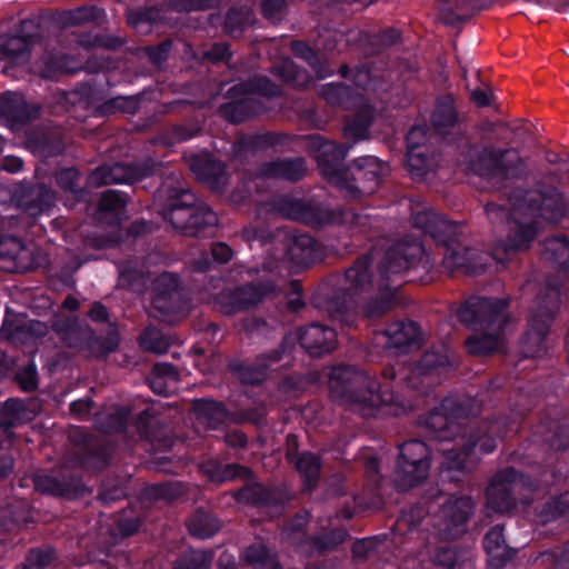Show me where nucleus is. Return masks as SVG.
<instances>
[{
  "instance_id": "f257e3e1",
  "label": "nucleus",
  "mask_w": 569,
  "mask_h": 569,
  "mask_svg": "<svg viewBox=\"0 0 569 569\" xmlns=\"http://www.w3.org/2000/svg\"><path fill=\"white\" fill-rule=\"evenodd\" d=\"M449 365V355L441 349L425 353L415 368L405 365L386 368L381 382L353 368H337L330 376V390L333 397L363 417L399 416L412 408L405 390L418 388L420 376Z\"/></svg>"
},
{
  "instance_id": "f03ea898",
  "label": "nucleus",
  "mask_w": 569,
  "mask_h": 569,
  "mask_svg": "<svg viewBox=\"0 0 569 569\" xmlns=\"http://www.w3.org/2000/svg\"><path fill=\"white\" fill-rule=\"evenodd\" d=\"M426 423L436 438L452 442L441 449L442 465L449 471H470L480 455L496 448L498 423L469 421L462 406L455 400H445L429 415Z\"/></svg>"
},
{
  "instance_id": "7ed1b4c3",
  "label": "nucleus",
  "mask_w": 569,
  "mask_h": 569,
  "mask_svg": "<svg viewBox=\"0 0 569 569\" xmlns=\"http://www.w3.org/2000/svg\"><path fill=\"white\" fill-rule=\"evenodd\" d=\"M510 208L497 203H488L486 213L491 223H501L505 220L509 226L506 241L499 242L495 249L497 259L502 251L506 256L529 248L537 233V227L531 222L536 216L557 222L567 211L562 194L553 187H543L537 190H517L509 198Z\"/></svg>"
},
{
  "instance_id": "20e7f679",
  "label": "nucleus",
  "mask_w": 569,
  "mask_h": 569,
  "mask_svg": "<svg viewBox=\"0 0 569 569\" xmlns=\"http://www.w3.org/2000/svg\"><path fill=\"white\" fill-rule=\"evenodd\" d=\"M507 302L497 298H471L458 310L459 320L476 333L467 341L469 352L486 356L503 346Z\"/></svg>"
},
{
  "instance_id": "39448f33",
  "label": "nucleus",
  "mask_w": 569,
  "mask_h": 569,
  "mask_svg": "<svg viewBox=\"0 0 569 569\" xmlns=\"http://www.w3.org/2000/svg\"><path fill=\"white\" fill-rule=\"evenodd\" d=\"M347 152L348 148L345 146H339L333 141H323L316 154L323 176L338 187L350 189L352 193L365 196L373 193L381 178L389 172L388 164L376 157L358 158L350 168L353 183L348 184L345 181L347 173L340 168Z\"/></svg>"
},
{
  "instance_id": "423d86ee",
  "label": "nucleus",
  "mask_w": 569,
  "mask_h": 569,
  "mask_svg": "<svg viewBox=\"0 0 569 569\" xmlns=\"http://www.w3.org/2000/svg\"><path fill=\"white\" fill-rule=\"evenodd\" d=\"M156 190L167 196L162 216L177 233L184 237H201L212 227L211 209L200 202L189 189L162 186Z\"/></svg>"
},
{
  "instance_id": "0eeeda50",
  "label": "nucleus",
  "mask_w": 569,
  "mask_h": 569,
  "mask_svg": "<svg viewBox=\"0 0 569 569\" xmlns=\"http://www.w3.org/2000/svg\"><path fill=\"white\" fill-rule=\"evenodd\" d=\"M458 163L468 174H475L492 184H498L516 176L521 161L516 150L495 151L491 148L467 146Z\"/></svg>"
},
{
  "instance_id": "6e6552de",
  "label": "nucleus",
  "mask_w": 569,
  "mask_h": 569,
  "mask_svg": "<svg viewBox=\"0 0 569 569\" xmlns=\"http://www.w3.org/2000/svg\"><path fill=\"white\" fill-rule=\"evenodd\" d=\"M162 162L152 158L130 163L114 162L97 167L87 178L88 184L101 187L113 183H123L146 189L147 179H154L161 172Z\"/></svg>"
},
{
  "instance_id": "1a4fd4ad",
  "label": "nucleus",
  "mask_w": 569,
  "mask_h": 569,
  "mask_svg": "<svg viewBox=\"0 0 569 569\" xmlns=\"http://www.w3.org/2000/svg\"><path fill=\"white\" fill-rule=\"evenodd\" d=\"M548 287L546 297L541 296L537 299V311L529 319L528 329L521 342L525 357L541 356L548 348L547 335L559 301V290L551 283H548Z\"/></svg>"
},
{
  "instance_id": "9d476101",
  "label": "nucleus",
  "mask_w": 569,
  "mask_h": 569,
  "mask_svg": "<svg viewBox=\"0 0 569 569\" xmlns=\"http://www.w3.org/2000/svg\"><path fill=\"white\" fill-rule=\"evenodd\" d=\"M429 468V448L422 441L411 440L400 447L392 480L399 490H409L427 478Z\"/></svg>"
},
{
  "instance_id": "9b49d317",
  "label": "nucleus",
  "mask_w": 569,
  "mask_h": 569,
  "mask_svg": "<svg viewBox=\"0 0 569 569\" xmlns=\"http://www.w3.org/2000/svg\"><path fill=\"white\" fill-rule=\"evenodd\" d=\"M152 291L151 305L167 321L189 312L190 300L177 274L162 272Z\"/></svg>"
},
{
  "instance_id": "f8f14e48",
  "label": "nucleus",
  "mask_w": 569,
  "mask_h": 569,
  "mask_svg": "<svg viewBox=\"0 0 569 569\" xmlns=\"http://www.w3.org/2000/svg\"><path fill=\"white\" fill-rule=\"evenodd\" d=\"M267 271V269H264ZM283 279L279 278L272 269L258 282H252L236 290L223 293L221 302L227 306L226 312L246 310L260 303L263 299L274 297L280 292Z\"/></svg>"
},
{
  "instance_id": "ddd939ff",
  "label": "nucleus",
  "mask_w": 569,
  "mask_h": 569,
  "mask_svg": "<svg viewBox=\"0 0 569 569\" xmlns=\"http://www.w3.org/2000/svg\"><path fill=\"white\" fill-rule=\"evenodd\" d=\"M33 485L43 495L66 499L79 498L87 491L81 471L70 467H61L49 473H37Z\"/></svg>"
},
{
  "instance_id": "4468645a",
  "label": "nucleus",
  "mask_w": 569,
  "mask_h": 569,
  "mask_svg": "<svg viewBox=\"0 0 569 569\" xmlns=\"http://www.w3.org/2000/svg\"><path fill=\"white\" fill-rule=\"evenodd\" d=\"M74 442L78 447L76 461L81 469L102 471L110 465L113 447L108 440L80 431Z\"/></svg>"
},
{
  "instance_id": "2eb2a0df",
  "label": "nucleus",
  "mask_w": 569,
  "mask_h": 569,
  "mask_svg": "<svg viewBox=\"0 0 569 569\" xmlns=\"http://www.w3.org/2000/svg\"><path fill=\"white\" fill-rule=\"evenodd\" d=\"M525 487L522 476L512 469L503 471L487 488V507L493 512L509 511Z\"/></svg>"
},
{
  "instance_id": "dca6fc26",
  "label": "nucleus",
  "mask_w": 569,
  "mask_h": 569,
  "mask_svg": "<svg viewBox=\"0 0 569 569\" xmlns=\"http://www.w3.org/2000/svg\"><path fill=\"white\" fill-rule=\"evenodd\" d=\"M33 248L12 234L0 237V269L9 273H24L36 269Z\"/></svg>"
},
{
  "instance_id": "f3484780",
  "label": "nucleus",
  "mask_w": 569,
  "mask_h": 569,
  "mask_svg": "<svg viewBox=\"0 0 569 569\" xmlns=\"http://www.w3.org/2000/svg\"><path fill=\"white\" fill-rule=\"evenodd\" d=\"M473 510L468 497H450L441 506L438 513L440 533L447 539H455L465 532V525Z\"/></svg>"
},
{
  "instance_id": "a211bd4d",
  "label": "nucleus",
  "mask_w": 569,
  "mask_h": 569,
  "mask_svg": "<svg viewBox=\"0 0 569 569\" xmlns=\"http://www.w3.org/2000/svg\"><path fill=\"white\" fill-rule=\"evenodd\" d=\"M17 206L26 213L37 217L53 203V193L44 183L22 181L14 192Z\"/></svg>"
},
{
  "instance_id": "6ab92c4d",
  "label": "nucleus",
  "mask_w": 569,
  "mask_h": 569,
  "mask_svg": "<svg viewBox=\"0 0 569 569\" xmlns=\"http://www.w3.org/2000/svg\"><path fill=\"white\" fill-rule=\"evenodd\" d=\"M39 116V108L26 101L19 92L6 91L0 96V117L11 126L27 124Z\"/></svg>"
},
{
  "instance_id": "aec40b11",
  "label": "nucleus",
  "mask_w": 569,
  "mask_h": 569,
  "mask_svg": "<svg viewBox=\"0 0 569 569\" xmlns=\"http://www.w3.org/2000/svg\"><path fill=\"white\" fill-rule=\"evenodd\" d=\"M73 59L61 51L46 50L33 63L34 71L46 80L58 81L76 71Z\"/></svg>"
},
{
  "instance_id": "412c9836",
  "label": "nucleus",
  "mask_w": 569,
  "mask_h": 569,
  "mask_svg": "<svg viewBox=\"0 0 569 569\" xmlns=\"http://www.w3.org/2000/svg\"><path fill=\"white\" fill-rule=\"evenodd\" d=\"M386 348L396 353H405L420 346L421 335L415 322H396L385 331Z\"/></svg>"
},
{
  "instance_id": "4be33fe9",
  "label": "nucleus",
  "mask_w": 569,
  "mask_h": 569,
  "mask_svg": "<svg viewBox=\"0 0 569 569\" xmlns=\"http://www.w3.org/2000/svg\"><path fill=\"white\" fill-rule=\"evenodd\" d=\"M301 346L312 356H321L335 349L337 335L333 329L312 323L299 333Z\"/></svg>"
},
{
  "instance_id": "5701e85b",
  "label": "nucleus",
  "mask_w": 569,
  "mask_h": 569,
  "mask_svg": "<svg viewBox=\"0 0 569 569\" xmlns=\"http://www.w3.org/2000/svg\"><path fill=\"white\" fill-rule=\"evenodd\" d=\"M421 253V247L418 243H398L390 248L381 262V277L398 274L407 270L418 254Z\"/></svg>"
},
{
  "instance_id": "b1692460",
  "label": "nucleus",
  "mask_w": 569,
  "mask_h": 569,
  "mask_svg": "<svg viewBox=\"0 0 569 569\" xmlns=\"http://www.w3.org/2000/svg\"><path fill=\"white\" fill-rule=\"evenodd\" d=\"M119 343L120 336L116 327L111 328L106 336H98L92 328L87 327L81 332L80 342L76 347L88 350L96 358H102L114 352Z\"/></svg>"
},
{
  "instance_id": "393cba45",
  "label": "nucleus",
  "mask_w": 569,
  "mask_h": 569,
  "mask_svg": "<svg viewBox=\"0 0 569 569\" xmlns=\"http://www.w3.org/2000/svg\"><path fill=\"white\" fill-rule=\"evenodd\" d=\"M31 411L19 398H9L0 405V432L7 437L13 436V429L31 420Z\"/></svg>"
},
{
  "instance_id": "a878e982",
  "label": "nucleus",
  "mask_w": 569,
  "mask_h": 569,
  "mask_svg": "<svg viewBox=\"0 0 569 569\" xmlns=\"http://www.w3.org/2000/svg\"><path fill=\"white\" fill-rule=\"evenodd\" d=\"M482 8L477 0H438L439 19L448 26L463 22Z\"/></svg>"
},
{
  "instance_id": "bb28decb",
  "label": "nucleus",
  "mask_w": 569,
  "mask_h": 569,
  "mask_svg": "<svg viewBox=\"0 0 569 569\" xmlns=\"http://www.w3.org/2000/svg\"><path fill=\"white\" fill-rule=\"evenodd\" d=\"M106 17L104 9L94 4H86L61 11L58 14V22L62 28L81 27L89 23L101 26L106 21Z\"/></svg>"
},
{
  "instance_id": "cd10ccee",
  "label": "nucleus",
  "mask_w": 569,
  "mask_h": 569,
  "mask_svg": "<svg viewBox=\"0 0 569 569\" xmlns=\"http://www.w3.org/2000/svg\"><path fill=\"white\" fill-rule=\"evenodd\" d=\"M490 260V254L479 252L475 249H452L448 250L443 257V264L448 269L467 267L471 272L477 273L483 270Z\"/></svg>"
},
{
  "instance_id": "c85d7f7f",
  "label": "nucleus",
  "mask_w": 569,
  "mask_h": 569,
  "mask_svg": "<svg viewBox=\"0 0 569 569\" xmlns=\"http://www.w3.org/2000/svg\"><path fill=\"white\" fill-rule=\"evenodd\" d=\"M130 197L127 192L108 189L99 198L98 212L109 223H118L126 211Z\"/></svg>"
},
{
  "instance_id": "c756f323",
  "label": "nucleus",
  "mask_w": 569,
  "mask_h": 569,
  "mask_svg": "<svg viewBox=\"0 0 569 569\" xmlns=\"http://www.w3.org/2000/svg\"><path fill=\"white\" fill-rule=\"evenodd\" d=\"M431 119L435 130L442 136L459 128V118L451 97L438 100Z\"/></svg>"
},
{
  "instance_id": "7c9ffc66",
  "label": "nucleus",
  "mask_w": 569,
  "mask_h": 569,
  "mask_svg": "<svg viewBox=\"0 0 569 569\" xmlns=\"http://www.w3.org/2000/svg\"><path fill=\"white\" fill-rule=\"evenodd\" d=\"M27 143L33 153L43 158L57 157L64 150V144L60 139L44 131L30 133Z\"/></svg>"
},
{
  "instance_id": "2f4dec72",
  "label": "nucleus",
  "mask_w": 569,
  "mask_h": 569,
  "mask_svg": "<svg viewBox=\"0 0 569 569\" xmlns=\"http://www.w3.org/2000/svg\"><path fill=\"white\" fill-rule=\"evenodd\" d=\"M371 286V274L369 272L368 258L359 259L346 272V288L350 296H357L366 291Z\"/></svg>"
},
{
  "instance_id": "473e14b6",
  "label": "nucleus",
  "mask_w": 569,
  "mask_h": 569,
  "mask_svg": "<svg viewBox=\"0 0 569 569\" xmlns=\"http://www.w3.org/2000/svg\"><path fill=\"white\" fill-rule=\"evenodd\" d=\"M54 181L61 190L72 193L78 201L83 200L88 194L83 184V176L74 167H64L57 170Z\"/></svg>"
},
{
  "instance_id": "72a5a7b5",
  "label": "nucleus",
  "mask_w": 569,
  "mask_h": 569,
  "mask_svg": "<svg viewBox=\"0 0 569 569\" xmlns=\"http://www.w3.org/2000/svg\"><path fill=\"white\" fill-rule=\"evenodd\" d=\"M483 543L489 556V566L499 568L508 558L502 528L499 526L491 528L486 535Z\"/></svg>"
},
{
  "instance_id": "f704fd0d",
  "label": "nucleus",
  "mask_w": 569,
  "mask_h": 569,
  "mask_svg": "<svg viewBox=\"0 0 569 569\" xmlns=\"http://www.w3.org/2000/svg\"><path fill=\"white\" fill-rule=\"evenodd\" d=\"M212 552L210 550L188 548L172 561V569H210Z\"/></svg>"
},
{
  "instance_id": "c9c22d12",
  "label": "nucleus",
  "mask_w": 569,
  "mask_h": 569,
  "mask_svg": "<svg viewBox=\"0 0 569 569\" xmlns=\"http://www.w3.org/2000/svg\"><path fill=\"white\" fill-rule=\"evenodd\" d=\"M305 161L300 158L270 162L263 167V173L270 177H281L298 180L305 174Z\"/></svg>"
},
{
  "instance_id": "e433bc0d",
  "label": "nucleus",
  "mask_w": 569,
  "mask_h": 569,
  "mask_svg": "<svg viewBox=\"0 0 569 569\" xmlns=\"http://www.w3.org/2000/svg\"><path fill=\"white\" fill-rule=\"evenodd\" d=\"M184 493V487L179 481L152 483L142 491V497L150 501H174Z\"/></svg>"
},
{
  "instance_id": "4c0bfd02",
  "label": "nucleus",
  "mask_w": 569,
  "mask_h": 569,
  "mask_svg": "<svg viewBox=\"0 0 569 569\" xmlns=\"http://www.w3.org/2000/svg\"><path fill=\"white\" fill-rule=\"evenodd\" d=\"M78 43L83 49L118 50L124 46L126 39L112 33H83L78 38Z\"/></svg>"
},
{
  "instance_id": "58836bf2",
  "label": "nucleus",
  "mask_w": 569,
  "mask_h": 569,
  "mask_svg": "<svg viewBox=\"0 0 569 569\" xmlns=\"http://www.w3.org/2000/svg\"><path fill=\"white\" fill-rule=\"evenodd\" d=\"M256 19L250 8L241 7L228 12L223 22L224 31L231 37H239L247 28L254 23Z\"/></svg>"
},
{
  "instance_id": "ea45409f",
  "label": "nucleus",
  "mask_w": 569,
  "mask_h": 569,
  "mask_svg": "<svg viewBox=\"0 0 569 569\" xmlns=\"http://www.w3.org/2000/svg\"><path fill=\"white\" fill-rule=\"evenodd\" d=\"M543 258L560 269L569 263V242L565 237H555L545 241Z\"/></svg>"
},
{
  "instance_id": "a19ab883",
  "label": "nucleus",
  "mask_w": 569,
  "mask_h": 569,
  "mask_svg": "<svg viewBox=\"0 0 569 569\" xmlns=\"http://www.w3.org/2000/svg\"><path fill=\"white\" fill-rule=\"evenodd\" d=\"M190 536L207 539L213 536V516L202 508L197 509L187 521Z\"/></svg>"
},
{
  "instance_id": "79ce46f5",
  "label": "nucleus",
  "mask_w": 569,
  "mask_h": 569,
  "mask_svg": "<svg viewBox=\"0 0 569 569\" xmlns=\"http://www.w3.org/2000/svg\"><path fill=\"white\" fill-rule=\"evenodd\" d=\"M31 47L27 40L16 32L0 36V52L11 59H23L30 52Z\"/></svg>"
},
{
  "instance_id": "37998d69",
  "label": "nucleus",
  "mask_w": 569,
  "mask_h": 569,
  "mask_svg": "<svg viewBox=\"0 0 569 569\" xmlns=\"http://www.w3.org/2000/svg\"><path fill=\"white\" fill-rule=\"evenodd\" d=\"M172 48V39L166 38L157 44L141 47L139 52L140 57L147 59L150 64L161 68L169 59Z\"/></svg>"
},
{
  "instance_id": "c03bdc74",
  "label": "nucleus",
  "mask_w": 569,
  "mask_h": 569,
  "mask_svg": "<svg viewBox=\"0 0 569 569\" xmlns=\"http://www.w3.org/2000/svg\"><path fill=\"white\" fill-rule=\"evenodd\" d=\"M13 381L23 392H33L39 387V373L33 360L17 368Z\"/></svg>"
},
{
  "instance_id": "a18cd8bd",
  "label": "nucleus",
  "mask_w": 569,
  "mask_h": 569,
  "mask_svg": "<svg viewBox=\"0 0 569 569\" xmlns=\"http://www.w3.org/2000/svg\"><path fill=\"white\" fill-rule=\"evenodd\" d=\"M200 132L198 123H173L166 128L164 139L170 146L192 139Z\"/></svg>"
},
{
  "instance_id": "49530a36",
  "label": "nucleus",
  "mask_w": 569,
  "mask_h": 569,
  "mask_svg": "<svg viewBox=\"0 0 569 569\" xmlns=\"http://www.w3.org/2000/svg\"><path fill=\"white\" fill-rule=\"evenodd\" d=\"M397 305L396 289H381L380 296L365 307V313L370 318L385 315Z\"/></svg>"
},
{
  "instance_id": "de8ad7c7",
  "label": "nucleus",
  "mask_w": 569,
  "mask_h": 569,
  "mask_svg": "<svg viewBox=\"0 0 569 569\" xmlns=\"http://www.w3.org/2000/svg\"><path fill=\"white\" fill-rule=\"evenodd\" d=\"M320 460L313 453H302L297 462V468L301 473L308 489L312 488L318 480L320 472Z\"/></svg>"
},
{
  "instance_id": "09e8293b",
  "label": "nucleus",
  "mask_w": 569,
  "mask_h": 569,
  "mask_svg": "<svg viewBox=\"0 0 569 569\" xmlns=\"http://www.w3.org/2000/svg\"><path fill=\"white\" fill-rule=\"evenodd\" d=\"M142 523L139 515H128L123 511L113 525L112 535L121 539L132 537L139 531Z\"/></svg>"
},
{
  "instance_id": "8fccbe9b",
  "label": "nucleus",
  "mask_w": 569,
  "mask_h": 569,
  "mask_svg": "<svg viewBox=\"0 0 569 569\" xmlns=\"http://www.w3.org/2000/svg\"><path fill=\"white\" fill-rule=\"evenodd\" d=\"M30 336V328L24 323L12 320L4 319L2 326L0 328V339L6 340L8 342L17 343L24 342Z\"/></svg>"
},
{
  "instance_id": "3c124183",
  "label": "nucleus",
  "mask_w": 569,
  "mask_h": 569,
  "mask_svg": "<svg viewBox=\"0 0 569 569\" xmlns=\"http://www.w3.org/2000/svg\"><path fill=\"white\" fill-rule=\"evenodd\" d=\"M163 19V11L157 7H141L132 10L128 14V22L133 27L143 24L152 26L161 22Z\"/></svg>"
},
{
  "instance_id": "603ef678",
  "label": "nucleus",
  "mask_w": 569,
  "mask_h": 569,
  "mask_svg": "<svg viewBox=\"0 0 569 569\" xmlns=\"http://www.w3.org/2000/svg\"><path fill=\"white\" fill-rule=\"evenodd\" d=\"M191 171L201 180L213 184V156L210 153H198L190 158Z\"/></svg>"
},
{
  "instance_id": "864d4df0",
  "label": "nucleus",
  "mask_w": 569,
  "mask_h": 569,
  "mask_svg": "<svg viewBox=\"0 0 569 569\" xmlns=\"http://www.w3.org/2000/svg\"><path fill=\"white\" fill-rule=\"evenodd\" d=\"M244 559L257 567L278 569L270 551L261 543L252 545L244 551Z\"/></svg>"
},
{
  "instance_id": "5fc2aeb1",
  "label": "nucleus",
  "mask_w": 569,
  "mask_h": 569,
  "mask_svg": "<svg viewBox=\"0 0 569 569\" xmlns=\"http://www.w3.org/2000/svg\"><path fill=\"white\" fill-rule=\"evenodd\" d=\"M567 513H569V492L548 501L541 510L540 517L543 522H547Z\"/></svg>"
},
{
  "instance_id": "6e6d98bb",
  "label": "nucleus",
  "mask_w": 569,
  "mask_h": 569,
  "mask_svg": "<svg viewBox=\"0 0 569 569\" xmlns=\"http://www.w3.org/2000/svg\"><path fill=\"white\" fill-rule=\"evenodd\" d=\"M292 49L298 57L302 58L311 66L319 78H325L331 73L322 68L321 59L306 43L295 42Z\"/></svg>"
},
{
  "instance_id": "4d7b16f0",
  "label": "nucleus",
  "mask_w": 569,
  "mask_h": 569,
  "mask_svg": "<svg viewBox=\"0 0 569 569\" xmlns=\"http://www.w3.org/2000/svg\"><path fill=\"white\" fill-rule=\"evenodd\" d=\"M156 419L154 410L150 407L141 410L134 418V426L140 438L152 440L154 438L153 421Z\"/></svg>"
},
{
  "instance_id": "13d9d810",
  "label": "nucleus",
  "mask_w": 569,
  "mask_h": 569,
  "mask_svg": "<svg viewBox=\"0 0 569 569\" xmlns=\"http://www.w3.org/2000/svg\"><path fill=\"white\" fill-rule=\"evenodd\" d=\"M407 164L412 174L422 177L432 167V161L422 150H408Z\"/></svg>"
},
{
  "instance_id": "bf43d9fd",
  "label": "nucleus",
  "mask_w": 569,
  "mask_h": 569,
  "mask_svg": "<svg viewBox=\"0 0 569 569\" xmlns=\"http://www.w3.org/2000/svg\"><path fill=\"white\" fill-rule=\"evenodd\" d=\"M126 487L119 483H111L110 481H103L98 492V500L102 505H109L114 501L126 498Z\"/></svg>"
},
{
  "instance_id": "052dcab7",
  "label": "nucleus",
  "mask_w": 569,
  "mask_h": 569,
  "mask_svg": "<svg viewBox=\"0 0 569 569\" xmlns=\"http://www.w3.org/2000/svg\"><path fill=\"white\" fill-rule=\"evenodd\" d=\"M54 555L51 549H32L27 556L24 569H44L52 563Z\"/></svg>"
},
{
  "instance_id": "680f3d73",
  "label": "nucleus",
  "mask_w": 569,
  "mask_h": 569,
  "mask_svg": "<svg viewBox=\"0 0 569 569\" xmlns=\"http://www.w3.org/2000/svg\"><path fill=\"white\" fill-rule=\"evenodd\" d=\"M130 419L131 409L129 407H120L107 417L106 423L108 429L123 433L127 431Z\"/></svg>"
},
{
  "instance_id": "e2e57ef3",
  "label": "nucleus",
  "mask_w": 569,
  "mask_h": 569,
  "mask_svg": "<svg viewBox=\"0 0 569 569\" xmlns=\"http://www.w3.org/2000/svg\"><path fill=\"white\" fill-rule=\"evenodd\" d=\"M141 99L138 96L116 97L107 102V108L122 113L134 114L140 108Z\"/></svg>"
},
{
  "instance_id": "0e129e2a",
  "label": "nucleus",
  "mask_w": 569,
  "mask_h": 569,
  "mask_svg": "<svg viewBox=\"0 0 569 569\" xmlns=\"http://www.w3.org/2000/svg\"><path fill=\"white\" fill-rule=\"evenodd\" d=\"M192 411L198 420H203L208 429L213 428V398L196 399Z\"/></svg>"
},
{
  "instance_id": "69168bd1",
  "label": "nucleus",
  "mask_w": 569,
  "mask_h": 569,
  "mask_svg": "<svg viewBox=\"0 0 569 569\" xmlns=\"http://www.w3.org/2000/svg\"><path fill=\"white\" fill-rule=\"evenodd\" d=\"M261 10L266 19L276 23L286 16L287 3L286 0H264Z\"/></svg>"
},
{
  "instance_id": "338daca9",
  "label": "nucleus",
  "mask_w": 569,
  "mask_h": 569,
  "mask_svg": "<svg viewBox=\"0 0 569 569\" xmlns=\"http://www.w3.org/2000/svg\"><path fill=\"white\" fill-rule=\"evenodd\" d=\"M167 3L177 12H190L213 7V0H167Z\"/></svg>"
},
{
  "instance_id": "774afa93",
  "label": "nucleus",
  "mask_w": 569,
  "mask_h": 569,
  "mask_svg": "<svg viewBox=\"0 0 569 569\" xmlns=\"http://www.w3.org/2000/svg\"><path fill=\"white\" fill-rule=\"evenodd\" d=\"M370 116H371L370 110H366L365 113L361 116L360 120L349 123L345 128L346 137L352 138L355 140L366 139Z\"/></svg>"
}]
</instances>
